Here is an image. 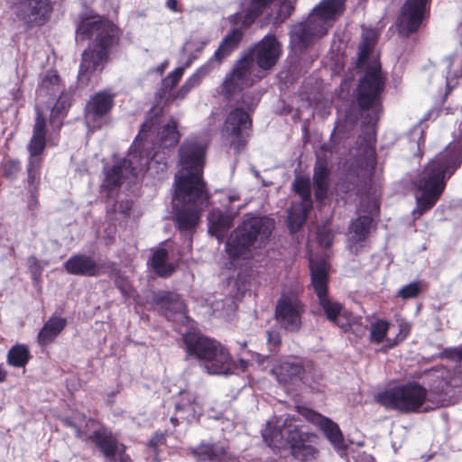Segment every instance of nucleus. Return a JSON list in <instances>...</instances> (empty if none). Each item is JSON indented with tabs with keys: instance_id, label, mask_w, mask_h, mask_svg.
Returning <instances> with one entry per match:
<instances>
[{
	"instance_id": "obj_23",
	"label": "nucleus",
	"mask_w": 462,
	"mask_h": 462,
	"mask_svg": "<svg viewBox=\"0 0 462 462\" xmlns=\"http://www.w3.org/2000/svg\"><path fill=\"white\" fill-rule=\"evenodd\" d=\"M191 454L200 462H228L231 460L230 447L226 440L214 443L201 442L189 448Z\"/></svg>"
},
{
	"instance_id": "obj_36",
	"label": "nucleus",
	"mask_w": 462,
	"mask_h": 462,
	"mask_svg": "<svg viewBox=\"0 0 462 462\" xmlns=\"http://www.w3.org/2000/svg\"><path fill=\"white\" fill-rule=\"evenodd\" d=\"M168 259V251L165 248H157L153 251L152 257L148 261V264L157 276L167 278L175 271L174 264L169 263Z\"/></svg>"
},
{
	"instance_id": "obj_45",
	"label": "nucleus",
	"mask_w": 462,
	"mask_h": 462,
	"mask_svg": "<svg viewBox=\"0 0 462 462\" xmlns=\"http://www.w3.org/2000/svg\"><path fill=\"white\" fill-rule=\"evenodd\" d=\"M231 226V219L221 215L216 221L211 222L209 226V232L218 240H221L225 237Z\"/></svg>"
},
{
	"instance_id": "obj_1",
	"label": "nucleus",
	"mask_w": 462,
	"mask_h": 462,
	"mask_svg": "<svg viewBox=\"0 0 462 462\" xmlns=\"http://www.w3.org/2000/svg\"><path fill=\"white\" fill-rule=\"evenodd\" d=\"M76 33L81 40L89 41L81 53L78 74L79 86L88 87L93 74L105 69L113 50L119 47L122 30L105 16L84 13L79 16Z\"/></svg>"
},
{
	"instance_id": "obj_25",
	"label": "nucleus",
	"mask_w": 462,
	"mask_h": 462,
	"mask_svg": "<svg viewBox=\"0 0 462 462\" xmlns=\"http://www.w3.org/2000/svg\"><path fill=\"white\" fill-rule=\"evenodd\" d=\"M318 300L327 319L346 332L350 328L351 313L346 310L344 305L331 299L328 293L318 297Z\"/></svg>"
},
{
	"instance_id": "obj_12",
	"label": "nucleus",
	"mask_w": 462,
	"mask_h": 462,
	"mask_svg": "<svg viewBox=\"0 0 462 462\" xmlns=\"http://www.w3.org/2000/svg\"><path fill=\"white\" fill-rule=\"evenodd\" d=\"M305 312L306 305L299 296L283 292L276 301L274 319L282 329L295 333L302 328Z\"/></svg>"
},
{
	"instance_id": "obj_19",
	"label": "nucleus",
	"mask_w": 462,
	"mask_h": 462,
	"mask_svg": "<svg viewBox=\"0 0 462 462\" xmlns=\"http://www.w3.org/2000/svg\"><path fill=\"white\" fill-rule=\"evenodd\" d=\"M428 0H406L397 19L400 35L409 37L415 33L424 18Z\"/></svg>"
},
{
	"instance_id": "obj_53",
	"label": "nucleus",
	"mask_w": 462,
	"mask_h": 462,
	"mask_svg": "<svg viewBox=\"0 0 462 462\" xmlns=\"http://www.w3.org/2000/svg\"><path fill=\"white\" fill-rule=\"evenodd\" d=\"M155 126L153 119H147L140 128L137 136L134 139V145L136 146L140 141L146 137L147 134L152 132Z\"/></svg>"
},
{
	"instance_id": "obj_55",
	"label": "nucleus",
	"mask_w": 462,
	"mask_h": 462,
	"mask_svg": "<svg viewBox=\"0 0 462 462\" xmlns=\"http://www.w3.org/2000/svg\"><path fill=\"white\" fill-rule=\"evenodd\" d=\"M166 442V436L163 433L156 432L148 441V447L152 450L159 449V447L164 445Z\"/></svg>"
},
{
	"instance_id": "obj_39",
	"label": "nucleus",
	"mask_w": 462,
	"mask_h": 462,
	"mask_svg": "<svg viewBox=\"0 0 462 462\" xmlns=\"http://www.w3.org/2000/svg\"><path fill=\"white\" fill-rule=\"evenodd\" d=\"M374 219L370 216H360L354 219L349 226L352 239L356 242H364L369 236Z\"/></svg>"
},
{
	"instance_id": "obj_16",
	"label": "nucleus",
	"mask_w": 462,
	"mask_h": 462,
	"mask_svg": "<svg viewBox=\"0 0 462 462\" xmlns=\"http://www.w3.org/2000/svg\"><path fill=\"white\" fill-rule=\"evenodd\" d=\"M245 53L263 70L272 69L278 62L282 48L275 34H267L249 48Z\"/></svg>"
},
{
	"instance_id": "obj_35",
	"label": "nucleus",
	"mask_w": 462,
	"mask_h": 462,
	"mask_svg": "<svg viewBox=\"0 0 462 462\" xmlns=\"http://www.w3.org/2000/svg\"><path fill=\"white\" fill-rule=\"evenodd\" d=\"M38 93L46 97H55L65 92L61 79L57 70H48L38 86Z\"/></svg>"
},
{
	"instance_id": "obj_49",
	"label": "nucleus",
	"mask_w": 462,
	"mask_h": 462,
	"mask_svg": "<svg viewBox=\"0 0 462 462\" xmlns=\"http://www.w3.org/2000/svg\"><path fill=\"white\" fill-rule=\"evenodd\" d=\"M448 386V383L443 377H437L430 385L429 397L430 398V395L442 396L446 393Z\"/></svg>"
},
{
	"instance_id": "obj_61",
	"label": "nucleus",
	"mask_w": 462,
	"mask_h": 462,
	"mask_svg": "<svg viewBox=\"0 0 462 462\" xmlns=\"http://www.w3.org/2000/svg\"><path fill=\"white\" fill-rule=\"evenodd\" d=\"M369 52H370L369 46L367 44H363V46L361 47V50L359 51V54H358L359 60L360 61L365 60L368 57Z\"/></svg>"
},
{
	"instance_id": "obj_47",
	"label": "nucleus",
	"mask_w": 462,
	"mask_h": 462,
	"mask_svg": "<svg viewBox=\"0 0 462 462\" xmlns=\"http://www.w3.org/2000/svg\"><path fill=\"white\" fill-rule=\"evenodd\" d=\"M294 190L300 195L301 199L300 202L312 203L310 183L308 179H297L294 182Z\"/></svg>"
},
{
	"instance_id": "obj_46",
	"label": "nucleus",
	"mask_w": 462,
	"mask_h": 462,
	"mask_svg": "<svg viewBox=\"0 0 462 462\" xmlns=\"http://www.w3.org/2000/svg\"><path fill=\"white\" fill-rule=\"evenodd\" d=\"M184 74V68H176L162 80V90L166 93L171 91L180 81Z\"/></svg>"
},
{
	"instance_id": "obj_21",
	"label": "nucleus",
	"mask_w": 462,
	"mask_h": 462,
	"mask_svg": "<svg viewBox=\"0 0 462 462\" xmlns=\"http://www.w3.org/2000/svg\"><path fill=\"white\" fill-rule=\"evenodd\" d=\"M179 164L186 173L203 175L206 161V147L195 139H186L178 152Z\"/></svg>"
},
{
	"instance_id": "obj_17",
	"label": "nucleus",
	"mask_w": 462,
	"mask_h": 462,
	"mask_svg": "<svg viewBox=\"0 0 462 462\" xmlns=\"http://www.w3.org/2000/svg\"><path fill=\"white\" fill-rule=\"evenodd\" d=\"M115 95L101 90L91 96L84 110V118L91 130L100 129L106 117L110 114L115 105Z\"/></svg>"
},
{
	"instance_id": "obj_41",
	"label": "nucleus",
	"mask_w": 462,
	"mask_h": 462,
	"mask_svg": "<svg viewBox=\"0 0 462 462\" xmlns=\"http://www.w3.org/2000/svg\"><path fill=\"white\" fill-rule=\"evenodd\" d=\"M160 146L162 148H171L178 144L180 139V133L178 131V124L175 119L171 118L164 125L159 133Z\"/></svg>"
},
{
	"instance_id": "obj_64",
	"label": "nucleus",
	"mask_w": 462,
	"mask_h": 462,
	"mask_svg": "<svg viewBox=\"0 0 462 462\" xmlns=\"http://www.w3.org/2000/svg\"><path fill=\"white\" fill-rule=\"evenodd\" d=\"M450 60V66H452L456 62H462V55L459 54H454L449 58Z\"/></svg>"
},
{
	"instance_id": "obj_14",
	"label": "nucleus",
	"mask_w": 462,
	"mask_h": 462,
	"mask_svg": "<svg viewBox=\"0 0 462 462\" xmlns=\"http://www.w3.org/2000/svg\"><path fill=\"white\" fill-rule=\"evenodd\" d=\"M14 14L29 28L46 24L53 13L52 0H16Z\"/></svg>"
},
{
	"instance_id": "obj_24",
	"label": "nucleus",
	"mask_w": 462,
	"mask_h": 462,
	"mask_svg": "<svg viewBox=\"0 0 462 462\" xmlns=\"http://www.w3.org/2000/svg\"><path fill=\"white\" fill-rule=\"evenodd\" d=\"M138 155L135 152L130 153L129 159H123L115 163L112 167L105 168V178L101 188L107 192L109 197L112 192L118 190L124 183V172L131 168V173L135 175V167L133 166V160Z\"/></svg>"
},
{
	"instance_id": "obj_48",
	"label": "nucleus",
	"mask_w": 462,
	"mask_h": 462,
	"mask_svg": "<svg viewBox=\"0 0 462 462\" xmlns=\"http://www.w3.org/2000/svg\"><path fill=\"white\" fill-rule=\"evenodd\" d=\"M70 106L71 99L67 94H65V92H63L62 94L59 95V98L57 99L51 112V114H56L66 117Z\"/></svg>"
},
{
	"instance_id": "obj_5",
	"label": "nucleus",
	"mask_w": 462,
	"mask_h": 462,
	"mask_svg": "<svg viewBox=\"0 0 462 462\" xmlns=\"http://www.w3.org/2000/svg\"><path fill=\"white\" fill-rule=\"evenodd\" d=\"M182 339L188 356H194L202 362L203 366L209 374L231 373V355L228 349L218 341L195 332L184 334Z\"/></svg>"
},
{
	"instance_id": "obj_28",
	"label": "nucleus",
	"mask_w": 462,
	"mask_h": 462,
	"mask_svg": "<svg viewBox=\"0 0 462 462\" xmlns=\"http://www.w3.org/2000/svg\"><path fill=\"white\" fill-rule=\"evenodd\" d=\"M345 3L346 0H321L313 8L310 16L315 19L317 23L328 26V29L330 26L328 23L336 20L343 14Z\"/></svg>"
},
{
	"instance_id": "obj_11",
	"label": "nucleus",
	"mask_w": 462,
	"mask_h": 462,
	"mask_svg": "<svg viewBox=\"0 0 462 462\" xmlns=\"http://www.w3.org/2000/svg\"><path fill=\"white\" fill-rule=\"evenodd\" d=\"M241 8L245 11L244 28L252 25L270 8V20L274 24L286 21L293 13L294 5L291 0H241Z\"/></svg>"
},
{
	"instance_id": "obj_31",
	"label": "nucleus",
	"mask_w": 462,
	"mask_h": 462,
	"mask_svg": "<svg viewBox=\"0 0 462 462\" xmlns=\"http://www.w3.org/2000/svg\"><path fill=\"white\" fill-rule=\"evenodd\" d=\"M244 34L242 28H233L230 30L220 42L218 48L215 51L209 62L215 60L220 64L225 58L228 57L237 49L244 38Z\"/></svg>"
},
{
	"instance_id": "obj_34",
	"label": "nucleus",
	"mask_w": 462,
	"mask_h": 462,
	"mask_svg": "<svg viewBox=\"0 0 462 462\" xmlns=\"http://www.w3.org/2000/svg\"><path fill=\"white\" fill-rule=\"evenodd\" d=\"M67 319L61 317H51L40 329L37 340L39 345L47 346L52 343L65 328Z\"/></svg>"
},
{
	"instance_id": "obj_30",
	"label": "nucleus",
	"mask_w": 462,
	"mask_h": 462,
	"mask_svg": "<svg viewBox=\"0 0 462 462\" xmlns=\"http://www.w3.org/2000/svg\"><path fill=\"white\" fill-rule=\"evenodd\" d=\"M311 285L317 297L328 293V272L327 262L324 259L310 261Z\"/></svg>"
},
{
	"instance_id": "obj_13",
	"label": "nucleus",
	"mask_w": 462,
	"mask_h": 462,
	"mask_svg": "<svg viewBox=\"0 0 462 462\" xmlns=\"http://www.w3.org/2000/svg\"><path fill=\"white\" fill-rule=\"evenodd\" d=\"M208 199L203 175L183 173L175 177L173 203L206 205Z\"/></svg>"
},
{
	"instance_id": "obj_20",
	"label": "nucleus",
	"mask_w": 462,
	"mask_h": 462,
	"mask_svg": "<svg viewBox=\"0 0 462 462\" xmlns=\"http://www.w3.org/2000/svg\"><path fill=\"white\" fill-rule=\"evenodd\" d=\"M67 273L76 276L97 277L106 273V270L116 269V263H97L92 256L86 254H75L63 263Z\"/></svg>"
},
{
	"instance_id": "obj_60",
	"label": "nucleus",
	"mask_w": 462,
	"mask_h": 462,
	"mask_svg": "<svg viewBox=\"0 0 462 462\" xmlns=\"http://www.w3.org/2000/svg\"><path fill=\"white\" fill-rule=\"evenodd\" d=\"M116 286L117 289L125 295L128 294L130 290V284L124 278H118L115 282Z\"/></svg>"
},
{
	"instance_id": "obj_18",
	"label": "nucleus",
	"mask_w": 462,
	"mask_h": 462,
	"mask_svg": "<svg viewBox=\"0 0 462 462\" xmlns=\"http://www.w3.org/2000/svg\"><path fill=\"white\" fill-rule=\"evenodd\" d=\"M295 410L306 421L319 429L334 448H341L344 446L343 433L335 421L304 405H297Z\"/></svg>"
},
{
	"instance_id": "obj_44",
	"label": "nucleus",
	"mask_w": 462,
	"mask_h": 462,
	"mask_svg": "<svg viewBox=\"0 0 462 462\" xmlns=\"http://www.w3.org/2000/svg\"><path fill=\"white\" fill-rule=\"evenodd\" d=\"M390 322L385 319H377L371 324L370 341L373 343H382L389 330Z\"/></svg>"
},
{
	"instance_id": "obj_22",
	"label": "nucleus",
	"mask_w": 462,
	"mask_h": 462,
	"mask_svg": "<svg viewBox=\"0 0 462 462\" xmlns=\"http://www.w3.org/2000/svg\"><path fill=\"white\" fill-rule=\"evenodd\" d=\"M328 33V26L317 23L310 16L302 23L292 26L291 43L295 51H304L311 45L315 37H322Z\"/></svg>"
},
{
	"instance_id": "obj_2",
	"label": "nucleus",
	"mask_w": 462,
	"mask_h": 462,
	"mask_svg": "<svg viewBox=\"0 0 462 462\" xmlns=\"http://www.w3.org/2000/svg\"><path fill=\"white\" fill-rule=\"evenodd\" d=\"M461 165V142L448 143L425 165L416 184L421 194L416 197L414 213L422 216L437 204L445 190L448 180Z\"/></svg>"
},
{
	"instance_id": "obj_50",
	"label": "nucleus",
	"mask_w": 462,
	"mask_h": 462,
	"mask_svg": "<svg viewBox=\"0 0 462 462\" xmlns=\"http://www.w3.org/2000/svg\"><path fill=\"white\" fill-rule=\"evenodd\" d=\"M318 243L325 248H329L334 242V234L331 230L322 228L318 230L317 233Z\"/></svg>"
},
{
	"instance_id": "obj_33",
	"label": "nucleus",
	"mask_w": 462,
	"mask_h": 462,
	"mask_svg": "<svg viewBox=\"0 0 462 462\" xmlns=\"http://www.w3.org/2000/svg\"><path fill=\"white\" fill-rule=\"evenodd\" d=\"M330 170L327 161H318L314 167V194L318 201H323L328 192Z\"/></svg>"
},
{
	"instance_id": "obj_29",
	"label": "nucleus",
	"mask_w": 462,
	"mask_h": 462,
	"mask_svg": "<svg viewBox=\"0 0 462 462\" xmlns=\"http://www.w3.org/2000/svg\"><path fill=\"white\" fill-rule=\"evenodd\" d=\"M304 372V365L300 360L284 361L273 369L278 382L283 385L300 382Z\"/></svg>"
},
{
	"instance_id": "obj_40",
	"label": "nucleus",
	"mask_w": 462,
	"mask_h": 462,
	"mask_svg": "<svg viewBox=\"0 0 462 462\" xmlns=\"http://www.w3.org/2000/svg\"><path fill=\"white\" fill-rule=\"evenodd\" d=\"M210 65L205 64L199 68L192 75H190L183 85L177 90L174 98L184 99L187 95L196 87H198L202 79L209 72Z\"/></svg>"
},
{
	"instance_id": "obj_26",
	"label": "nucleus",
	"mask_w": 462,
	"mask_h": 462,
	"mask_svg": "<svg viewBox=\"0 0 462 462\" xmlns=\"http://www.w3.org/2000/svg\"><path fill=\"white\" fill-rule=\"evenodd\" d=\"M153 303L160 308L162 314L169 320L174 319L176 315L186 314V304L180 296L172 291H159L152 297Z\"/></svg>"
},
{
	"instance_id": "obj_3",
	"label": "nucleus",
	"mask_w": 462,
	"mask_h": 462,
	"mask_svg": "<svg viewBox=\"0 0 462 462\" xmlns=\"http://www.w3.org/2000/svg\"><path fill=\"white\" fill-rule=\"evenodd\" d=\"M298 420V417L294 415L287 416L280 429L271 428L265 430L263 435L264 442L273 449L288 446L291 457L300 462L314 460L319 453L314 445L318 435L304 431L301 426L295 423Z\"/></svg>"
},
{
	"instance_id": "obj_10",
	"label": "nucleus",
	"mask_w": 462,
	"mask_h": 462,
	"mask_svg": "<svg viewBox=\"0 0 462 462\" xmlns=\"http://www.w3.org/2000/svg\"><path fill=\"white\" fill-rule=\"evenodd\" d=\"M241 106L232 108L222 125V133L230 139V146L239 152L247 143L248 131L252 129L250 115L256 106L254 97L245 93L238 101Z\"/></svg>"
},
{
	"instance_id": "obj_37",
	"label": "nucleus",
	"mask_w": 462,
	"mask_h": 462,
	"mask_svg": "<svg viewBox=\"0 0 462 462\" xmlns=\"http://www.w3.org/2000/svg\"><path fill=\"white\" fill-rule=\"evenodd\" d=\"M312 209V203L299 202L291 207L288 216V226L291 233L299 231L305 224Z\"/></svg>"
},
{
	"instance_id": "obj_32",
	"label": "nucleus",
	"mask_w": 462,
	"mask_h": 462,
	"mask_svg": "<svg viewBox=\"0 0 462 462\" xmlns=\"http://www.w3.org/2000/svg\"><path fill=\"white\" fill-rule=\"evenodd\" d=\"M175 413L180 415L181 422L189 424L197 421L201 415V409L194 396L189 393H182L175 405Z\"/></svg>"
},
{
	"instance_id": "obj_59",
	"label": "nucleus",
	"mask_w": 462,
	"mask_h": 462,
	"mask_svg": "<svg viewBox=\"0 0 462 462\" xmlns=\"http://www.w3.org/2000/svg\"><path fill=\"white\" fill-rule=\"evenodd\" d=\"M426 136L424 131L420 132V134L416 141L417 152L414 153L416 157L422 158L424 154Z\"/></svg>"
},
{
	"instance_id": "obj_8",
	"label": "nucleus",
	"mask_w": 462,
	"mask_h": 462,
	"mask_svg": "<svg viewBox=\"0 0 462 462\" xmlns=\"http://www.w3.org/2000/svg\"><path fill=\"white\" fill-rule=\"evenodd\" d=\"M60 421L63 426L73 429L78 439L94 444L106 462H132L130 455L126 452V445L120 442L113 431L103 424L87 435L72 418L62 417Z\"/></svg>"
},
{
	"instance_id": "obj_58",
	"label": "nucleus",
	"mask_w": 462,
	"mask_h": 462,
	"mask_svg": "<svg viewBox=\"0 0 462 462\" xmlns=\"http://www.w3.org/2000/svg\"><path fill=\"white\" fill-rule=\"evenodd\" d=\"M244 17H245V11L241 8V12H236L228 16V22L232 25H236L240 23L241 26L239 28H242V31L244 32L245 30L248 29V28H244V26H243Z\"/></svg>"
},
{
	"instance_id": "obj_7",
	"label": "nucleus",
	"mask_w": 462,
	"mask_h": 462,
	"mask_svg": "<svg viewBox=\"0 0 462 462\" xmlns=\"http://www.w3.org/2000/svg\"><path fill=\"white\" fill-rule=\"evenodd\" d=\"M386 74L379 62L368 66L356 88V101L360 111L372 110L371 119L377 121L383 113V95Z\"/></svg>"
},
{
	"instance_id": "obj_51",
	"label": "nucleus",
	"mask_w": 462,
	"mask_h": 462,
	"mask_svg": "<svg viewBox=\"0 0 462 462\" xmlns=\"http://www.w3.org/2000/svg\"><path fill=\"white\" fill-rule=\"evenodd\" d=\"M411 332V327L407 323H402L400 325L399 333L396 335L395 338H393L390 343V347H394L398 346L400 343L404 341L406 337L409 336Z\"/></svg>"
},
{
	"instance_id": "obj_56",
	"label": "nucleus",
	"mask_w": 462,
	"mask_h": 462,
	"mask_svg": "<svg viewBox=\"0 0 462 462\" xmlns=\"http://www.w3.org/2000/svg\"><path fill=\"white\" fill-rule=\"evenodd\" d=\"M65 117L56 115L50 114V125L51 126L52 132L59 133L63 126V120Z\"/></svg>"
},
{
	"instance_id": "obj_62",
	"label": "nucleus",
	"mask_w": 462,
	"mask_h": 462,
	"mask_svg": "<svg viewBox=\"0 0 462 462\" xmlns=\"http://www.w3.org/2000/svg\"><path fill=\"white\" fill-rule=\"evenodd\" d=\"M166 6L168 9L174 13H180L181 10L179 8V3L177 0H167Z\"/></svg>"
},
{
	"instance_id": "obj_27",
	"label": "nucleus",
	"mask_w": 462,
	"mask_h": 462,
	"mask_svg": "<svg viewBox=\"0 0 462 462\" xmlns=\"http://www.w3.org/2000/svg\"><path fill=\"white\" fill-rule=\"evenodd\" d=\"M204 206L173 203L177 227L180 231L194 229L199 222Z\"/></svg>"
},
{
	"instance_id": "obj_38",
	"label": "nucleus",
	"mask_w": 462,
	"mask_h": 462,
	"mask_svg": "<svg viewBox=\"0 0 462 462\" xmlns=\"http://www.w3.org/2000/svg\"><path fill=\"white\" fill-rule=\"evenodd\" d=\"M29 346L25 344H15L7 352V364L15 368L25 367L31 359Z\"/></svg>"
},
{
	"instance_id": "obj_54",
	"label": "nucleus",
	"mask_w": 462,
	"mask_h": 462,
	"mask_svg": "<svg viewBox=\"0 0 462 462\" xmlns=\"http://www.w3.org/2000/svg\"><path fill=\"white\" fill-rule=\"evenodd\" d=\"M267 344L270 346V350L274 351L282 344L281 334L276 330L266 331Z\"/></svg>"
},
{
	"instance_id": "obj_57",
	"label": "nucleus",
	"mask_w": 462,
	"mask_h": 462,
	"mask_svg": "<svg viewBox=\"0 0 462 462\" xmlns=\"http://www.w3.org/2000/svg\"><path fill=\"white\" fill-rule=\"evenodd\" d=\"M27 265H28L29 271L32 274H40L42 271V268L40 265L39 260L34 255H31L27 258Z\"/></svg>"
},
{
	"instance_id": "obj_52",
	"label": "nucleus",
	"mask_w": 462,
	"mask_h": 462,
	"mask_svg": "<svg viewBox=\"0 0 462 462\" xmlns=\"http://www.w3.org/2000/svg\"><path fill=\"white\" fill-rule=\"evenodd\" d=\"M442 356L449 360L462 363V344L457 346L445 348L442 351Z\"/></svg>"
},
{
	"instance_id": "obj_9",
	"label": "nucleus",
	"mask_w": 462,
	"mask_h": 462,
	"mask_svg": "<svg viewBox=\"0 0 462 462\" xmlns=\"http://www.w3.org/2000/svg\"><path fill=\"white\" fill-rule=\"evenodd\" d=\"M46 143V117L43 112L37 108L32 126V134L27 144V151L29 152L26 165L27 185L32 199H35L39 192L41 170L43 162L42 156L45 151Z\"/></svg>"
},
{
	"instance_id": "obj_4",
	"label": "nucleus",
	"mask_w": 462,
	"mask_h": 462,
	"mask_svg": "<svg viewBox=\"0 0 462 462\" xmlns=\"http://www.w3.org/2000/svg\"><path fill=\"white\" fill-rule=\"evenodd\" d=\"M274 226L271 217L245 215L226 243V254L232 259L247 256L255 245L261 246L269 240Z\"/></svg>"
},
{
	"instance_id": "obj_43",
	"label": "nucleus",
	"mask_w": 462,
	"mask_h": 462,
	"mask_svg": "<svg viewBox=\"0 0 462 462\" xmlns=\"http://www.w3.org/2000/svg\"><path fill=\"white\" fill-rule=\"evenodd\" d=\"M426 289L427 285L423 284L420 281H415L401 287L397 292V296L403 300L416 299Z\"/></svg>"
},
{
	"instance_id": "obj_42",
	"label": "nucleus",
	"mask_w": 462,
	"mask_h": 462,
	"mask_svg": "<svg viewBox=\"0 0 462 462\" xmlns=\"http://www.w3.org/2000/svg\"><path fill=\"white\" fill-rule=\"evenodd\" d=\"M22 170V162L16 158H6L5 159L0 167L2 177L7 180H14Z\"/></svg>"
},
{
	"instance_id": "obj_15",
	"label": "nucleus",
	"mask_w": 462,
	"mask_h": 462,
	"mask_svg": "<svg viewBox=\"0 0 462 462\" xmlns=\"http://www.w3.org/2000/svg\"><path fill=\"white\" fill-rule=\"evenodd\" d=\"M253 67V59L246 53L236 61L231 72L222 83V93L227 100L231 99L236 91L253 86L254 79L251 78Z\"/></svg>"
},
{
	"instance_id": "obj_6",
	"label": "nucleus",
	"mask_w": 462,
	"mask_h": 462,
	"mask_svg": "<svg viewBox=\"0 0 462 462\" xmlns=\"http://www.w3.org/2000/svg\"><path fill=\"white\" fill-rule=\"evenodd\" d=\"M375 401L387 410L397 411L402 414L418 413L429 411L430 407L423 408L429 397L428 390L415 381L407 382L389 389H386L375 395Z\"/></svg>"
},
{
	"instance_id": "obj_63",
	"label": "nucleus",
	"mask_w": 462,
	"mask_h": 462,
	"mask_svg": "<svg viewBox=\"0 0 462 462\" xmlns=\"http://www.w3.org/2000/svg\"><path fill=\"white\" fill-rule=\"evenodd\" d=\"M168 66H169V61L164 60L163 62L159 64L156 68H154L153 71L156 72L157 74H159L160 76H162L164 73V71L166 70V69L168 68Z\"/></svg>"
}]
</instances>
